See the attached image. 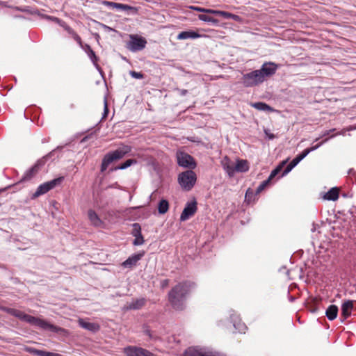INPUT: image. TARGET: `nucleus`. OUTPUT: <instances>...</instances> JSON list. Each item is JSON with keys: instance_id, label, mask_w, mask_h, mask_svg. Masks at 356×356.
Listing matches in <instances>:
<instances>
[{"instance_id": "a18cd8bd", "label": "nucleus", "mask_w": 356, "mask_h": 356, "mask_svg": "<svg viewBox=\"0 0 356 356\" xmlns=\"http://www.w3.org/2000/svg\"><path fill=\"white\" fill-rule=\"evenodd\" d=\"M169 284H170V280H168V279L163 280L161 281V288L162 289H164L168 286Z\"/></svg>"}, {"instance_id": "412c9836", "label": "nucleus", "mask_w": 356, "mask_h": 356, "mask_svg": "<svg viewBox=\"0 0 356 356\" xmlns=\"http://www.w3.org/2000/svg\"><path fill=\"white\" fill-rule=\"evenodd\" d=\"M88 216L92 225L95 227H101L103 224L102 220L99 218L96 212L92 209L88 211Z\"/></svg>"}, {"instance_id": "c03bdc74", "label": "nucleus", "mask_w": 356, "mask_h": 356, "mask_svg": "<svg viewBox=\"0 0 356 356\" xmlns=\"http://www.w3.org/2000/svg\"><path fill=\"white\" fill-rule=\"evenodd\" d=\"M74 40L79 44L80 47L82 49V47L84 46L85 44L82 42L81 37L76 34L75 36L73 37Z\"/></svg>"}, {"instance_id": "3c124183", "label": "nucleus", "mask_w": 356, "mask_h": 356, "mask_svg": "<svg viewBox=\"0 0 356 356\" xmlns=\"http://www.w3.org/2000/svg\"><path fill=\"white\" fill-rule=\"evenodd\" d=\"M60 26L63 27L67 33H70V31L72 30V29L68 26L65 22H64V24H61Z\"/></svg>"}, {"instance_id": "49530a36", "label": "nucleus", "mask_w": 356, "mask_h": 356, "mask_svg": "<svg viewBox=\"0 0 356 356\" xmlns=\"http://www.w3.org/2000/svg\"><path fill=\"white\" fill-rule=\"evenodd\" d=\"M231 13H228L226 11L220 10L219 15L220 17H224L225 19H229V15Z\"/></svg>"}, {"instance_id": "6e6d98bb", "label": "nucleus", "mask_w": 356, "mask_h": 356, "mask_svg": "<svg viewBox=\"0 0 356 356\" xmlns=\"http://www.w3.org/2000/svg\"><path fill=\"white\" fill-rule=\"evenodd\" d=\"M72 38L75 36L77 33L72 29L70 33H68Z\"/></svg>"}, {"instance_id": "f3484780", "label": "nucleus", "mask_w": 356, "mask_h": 356, "mask_svg": "<svg viewBox=\"0 0 356 356\" xmlns=\"http://www.w3.org/2000/svg\"><path fill=\"white\" fill-rule=\"evenodd\" d=\"M82 49H83L84 51L87 54V55L90 58V60L94 64V65L97 67V69H98L99 70H101V67L98 65V61H99V58L95 54V52L92 50L91 47L88 44H85L84 46L82 47Z\"/></svg>"}, {"instance_id": "72a5a7b5", "label": "nucleus", "mask_w": 356, "mask_h": 356, "mask_svg": "<svg viewBox=\"0 0 356 356\" xmlns=\"http://www.w3.org/2000/svg\"><path fill=\"white\" fill-rule=\"evenodd\" d=\"M141 234V227L139 223L135 222L132 225V230L131 232V234L133 236H140Z\"/></svg>"}, {"instance_id": "0e129e2a", "label": "nucleus", "mask_w": 356, "mask_h": 356, "mask_svg": "<svg viewBox=\"0 0 356 356\" xmlns=\"http://www.w3.org/2000/svg\"><path fill=\"white\" fill-rule=\"evenodd\" d=\"M354 129H356V125H355V127H354Z\"/></svg>"}, {"instance_id": "c85d7f7f", "label": "nucleus", "mask_w": 356, "mask_h": 356, "mask_svg": "<svg viewBox=\"0 0 356 356\" xmlns=\"http://www.w3.org/2000/svg\"><path fill=\"white\" fill-rule=\"evenodd\" d=\"M169 209V203L168 200L162 199L159 202L158 205V211L160 214H164Z\"/></svg>"}, {"instance_id": "e2e57ef3", "label": "nucleus", "mask_w": 356, "mask_h": 356, "mask_svg": "<svg viewBox=\"0 0 356 356\" xmlns=\"http://www.w3.org/2000/svg\"><path fill=\"white\" fill-rule=\"evenodd\" d=\"M0 4H4V2L0 1Z\"/></svg>"}, {"instance_id": "ddd939ff", "label": "nucleus", "mask_w": 356, "mask_h": 356, "mask_svg": "<svg viewBox=\"0 0 356 356\" xmlns=\"http://www.w3.org/2000/svg\"><path fill=\"white\" fill-rule=\"evenodd\" d=\"M147 302V300L145 298L138 299H133L131 302H127L124 307V311L129 310H138L143 307Z\"/></svg>"}, {"instance_id": "aec40b11", "label": "nucleus", "mask_w": 356, "mask_h": 356, "mask_svg": "<svg viewBox=\"0 0 356 356\" xmlns=\"http://www.w3.org/2000/svg\"><path fill=\"white\" fill-rule=\"evenodd\" d=\"M27 351L29 353L33 354L34 355H37V356H63L58 353H54L48 352L46 350H38L35 348H28Z\"/></svg>"}, {"instance_id": "e433bc0d", "label": "nucleus", "mask_w": 356, "mask_h": 356, "mask_svg": "<svg viewBox=\"0 0 356 356\" xmlns=\"http://www.w3.org/2000/svg\"><path fill=\"white\" fill-rule=\"evenodd\" d=\"M103 3L107 6H108L111 8H113V9L115 8V9H118V10L121 9V7L122 5V3H120L107 1H104L103 2Z\"/></svg>"}, {"instance_id": "ea45409f", "label": "nucleus", "mask_w": 356, "mask_h": 356, "mask_svg": "<svg viewBox=\"0 0 356 356\" xmlns=\"http://www.w3.org/2000/svg\"><path fill=\"white\" fill-rule=\"evenodd\" d=\"M129 74L131 76V77L137 79H142L145 77V74L143 73L138 72L136 71H130Z\"/></svg>"}, {"instance_id": "473e14b6", "label": "nucleus", "mask_w": 356, "mask_h": 356, "mask_svg": "<svg viewBox=\"0 0 356 356\" xmlns=\"http://www.w3.org/2000/svg\"><path fill=\"white\" fill-rule=\"evenodd\" d=\"M257 194H256V191L254 192V191L252 189H251L250 188H249L247 191H246V193H245V202H248V203H250V202L252 201H254V197L257 195Z\"/></svg>"}, {"instance_id": "c9c22d12", "label": "nucleus", "mask_w": 356, "mask_h": 356, "mask_svg": "<svg viewBox=\"0 0 356 356\" xmlns=\"http://www.w3.org/2000/svg\"><path fill=\"white\" fill-rule=\"evenodd\" d=\"M270 179H267L266 180L262 181L260 185L256 189V194H259L262 191H264L270 183Z\"/></svg>"}, {"instance_id": "423d86ee", "label": "nucleus", "mask_w": 356, "mask_h": 356, "mask_svg": "<svg viewBox=\"0 0 356 356\" xmlns=\"http://www.w3.org/2000/svg\"><path fill=\"white\" fill-rule=\"evenodd\" d=\"M264 82L263 75L259 70H253L244 74L241 78V83L245 87H254Z\"/></svg>"}, {"instance_id": "37998d69", "label": "nucleus", "mask_w": 356, "mask_h": 356, "mask_svg": "<svg viewBox=\"0 0 356 356\" xmlns=\"http://www.w3.org/2000/svg\"><path fill=\"white\" fill-rule=\"evenodd\" d=\"M317 302H318V300L314 299V305L309 307V310H310L311 312L315 313V312H318V305H316Z\"/></svg>"}, {"instance_id": "680f3d73", "label": "nucleus", "mask_w": 356, "mask_h": 356, "mask_svg": "<svg viewBox=\"0 0 356 356\" xmlns=\"http://www.w3.org/2000/svg\"><path fill=\"white\" fill-rule=\"evenodd\" d=\"M348 173H349V174H350V173H353V171H352V170H349V172H348Z\"/></svg>"}, {"instance_id": "58836bf2", "label": "nucleus", "mask_w": 356, "mask_h": 356, "mask_svg": "<svg viewBox=\"0 0 356 356\" xmlns=\"http://www.w3.org/2000/svg\"><path fill=\"white\" fill-rule=\"evenodd\" d=\"M134 237H135V239L133 241L134 245H140L144 243L145 240H144V238H143L142 234H140V236H136Z\"/></svg>"}, {"instance_id": "dca6fc26", "label": "nucleus", "mask_w": 356, "mask_h": 356, "mask_svg": "<svg viewBox=\"0 0 356 356\" xmlns=\"http://www.w3.org/2000/svg\"><path fill=\"white\" fill-rule=\"evenodd\" d=\"M353 300H347L341 305V317L342 321L348 318L350 315L352 310L353 309Z\"/></svg>"}, {"instance_id": "5701e85b", "label": "nucleus", "mask_w": 356, "mask_h": 356, "mask_svg": "<svg viewBox=\"0 0 356 356\" xmlns=\"http://www.w3.org/2000/svg\"><path fill=\"white\" fill-rule=\"evenodd\" d=\"M339 309L337 305H330L325 312V315L330 321L334 320L338 315Z\"/></svg>"}, {"instance_id": "393cba45", "label": "nucleus", "mask_w": 356, "mask_h": 356, "mask_svg": "<svg viewBox=\"0 0 356 356\" xmlns=\"http://www.w3.org/2000/svg\"><path fill=\"white\" fill-rule=\"evenodd\" d=\"M302 159L300 158L298 155H297L291 163L286 167V168L283 170L281 177H284L289 172L292 170L293 168H295Z\"/></svg>"}, {"instance_id": "b1692460", "label": "nucleus", "mask_w": 356, "mask_h": 356, "mask_svg": "<svg viewBox=\"0 0 356 356\" xmlns=\"http://www.w3.org/2000/svg\"><path fill=\"white\" fill-rule=\"evenodd\" d=\"M136 163H137V161L136 159H127V161H125L124 163H122L114 168H110L109 172H113V171H116L118 170H124V169L130 167L132 164Z\"/></svg>"}, {"instance_id": "9d476101", "label": "nucleus", "mask_w": 356, "mask_h": 356, "mask_svg": "<svg viewBox=\"0 0 356 356\" xmlns=\"http://www.w3.org/2000/svg\"><path fill=\"white\" fill-rule=\"evenodd\" d=\"M197 202L195 199H193V201L188 202L185 207L181 213L180 220L185 221L192 217L197 211Z\"/></svg>"}, {"instance_id": "8fccbe9b", "label": "nucleus", "mask_w": 356, "mask_h": 356, "mask_svg": "<svg viewBox=\"0 0 356 356\" xmlns=\"http://www.w3.org/2000/svg\"><path fill=\"white\" fill-rule=\"evenodd\" d=\"M191 8L193 9V10H195L196 11H198V12H200V13H206V9H207V8H204L195 7V6H191Z\"/></svg>"}, {"instance_id": "052dcab7", "label": "nucleus", "mask_w": 356, "mask_h": 356, "mask_svg": "<svg viewBox=\"0 0 356 356\" xmlns=\"http://www.w3.org/2000/svg\"><path fill=\"white\" fill-rule=\"evenodd\" d=\"M348 173H349V174H350V173H353V171H352V170H349V172H348Z\"/></svg>"}, {"instance_id": "de8ad7c7", "label": "nucleus", "mask_w": 356, "mask_h": 356, "mask_svg": "<svg viewBox=\"0 0 356 356\" xmlns=\"http://www.w3.org/2000/svg\"><path fill=\"white\" fill-rule=\"evenodd\" d=\"M219 12L220 10H213V9H206V13H208V14H213L216 16H218L219 15Z\"/></svg>"}, {"instance_id": "13d9d810", "label": "nucleus", "mask_w": 356, "mask_h": 356, "mask_svg": "<svg viewBox=\"0 0 356 356\" xmlns=\"http://www.w3.org/2000/svg\"><path fill=\"white\" fill-rule=\"evenodd\" d=\"M8 188H9L6 187V188H4L0 189V193H1V192H3V191H6L7 189H8Z\"/></svg>"}, {"instance_id": "1a4fd4ad", "label": "nucleus", "mask_w": 356, "mask_h": 356, "mask_svg": "<svg viewBox=\"0 0 356 356\" xmlns=\"http://www.w3.org/2000/svg\"><path fill=\"white\" fill-rule=\"evenodd\" d=\"M147 44V40L143 37L138 35H130V41L127 43V48L131 51L143 50Z\"/></svg>"}, {"instance_id": "5fc2aeb1", "label": "nucleus", "mask_w": 356, "mask_h": 356, "mask_svg": "<svg viewBox=\"0 0 356 356\" xmlns=\"http://www.w3.org/2000/svg\"><path fill=\"white\" fill-rule=\"evenodd\" d=\"M266 134L268 136V138L270 140L274 139L275 138V136L273 134H268L266 131H265Z\"/></svg>"}, {"instance_id": "4468645a", "label": "nucleus", "mask_w": 356, "mask_h": 356, "mask_svg": "<svg viewBox=\"0 0 356 356\" xmlns=\"http://www.w3.org/2000/svg\"><path fill=\"white\" fill-rule=\"evenodd\" d=\"M145 255V252L141 251L138 253L134 254L127 259L123 263L122 266L124 268H132L136 266L137 262L142 259Z\"/></svg>"}, {"instance_id": "6e6552de", "label": "nucleus", "mask_w": 356, "mask_h": 356, "mask_svg": "<svg viewBox=\"0 0 356 356\" xmlns=\"http://www.w3.org/2000/svg\"><path fill=\"white\" fill-rule=\"evenodd\" d=\"M177 163L179 166L193 170L196 168L197 163L194 158L185 152L179 151L177 152Z\"/></svg>"}, {"instance_id": "4d7b16f0", "label": "nucleus", "mask_w": 356, "mask_h": 356, "mask_svg": "<svg viewBox=\"0 0 356 356\" xmlns=\"http://www.w3.org/2000/svg\"><path fill=\"white\" fill-rule=\"evenodd\" d=\"M246 328H247V327H246V326L243 325V328H242V329H241L239 331H240V332H243V330H245Z\"/></svg>"}, {"instance_id": "f257e3e1", "label": "nucleus", "mask_w": 356, "mask_h": 356, "mask_svg": "<svg viewBox=\"0 0 356 356\" xmlns=\"http://www.w3.org/2000/svg\"><path fill=\"white\" fill-rule=\"evenodd\" d=\"M0 309L10 315H12L21 321L26 322L32 325L40 327L44 330H49L62 336H67L69 332L67 330L51 324L50 323L33 316L25 314L24 312L7 307H1Z\"/></svg>"}, {"instance_id": "2eb2a0df", "label": "nucleus", "mask_w": 356, "mask_h": 356, "mask_svg": "<svg viewBox=\"0 0 356 356\" xmlns=\"http://www.w3.org/2000/svg\"><path fill=\"white\" fill-rule=\"evenodd\" d=\"M221 163L223 169L227 173L228 176L229 177H232L236 172V170H234V165L236 163L232 161L227 156L223 159Z\"/></svg>"}, {"instance_id": "2f4dec72", "label": "nucleus", "mask_w": 356, "mask_h": 356, "mask_svg": "<svg viewBox=\"0 0 356 356\" xmlns=\"http://www.w3.org/2000/svg\"><path fill=\"white\" fill-rule=\"evenodd\" d=\"M13 8L15 10L21 11V12H23V13H30V14H32V15H40V16L41 15L38 10H30V8L29 6H25L24 8L15 6Z\"/></svg>"}, {"instance_id": "39448f33", "label": "nucleus", "mask_w": 356, "mask_h": 356, "mask_svg": "<svg viewBox=\"0 0 356 356\" xmlns=\"http://www.w3.org/2000/svg\"><path fill=\"white\" fill-rule=\"evenodd\" d=\"M196 180V174L192 170L184 171L178 176V182L181 187L186 191H189L193 188Z\"/></svg>"}, {"instance_id": "f704fd0d", "label": "nucleus", "mask_w": 356, "mask_h": 356, "mask_svg": "<svg viewBox=\"0 0 356 356\" xmlns=\"http://www.w3.org/2000/svg\"><path fill=\"white\" fill-rule=\"evenodd\" d=\"M41 17L42 18H44V19H47L48 20H50L51 22H54L58 24H59L60 26L61 25V24H64V21L56 17H54V16H49V15H40Z\"/></svg>"}, {"instance_id": "bf43d9fd", "label": "nucleus", "mask_w": 356, "mask_h": 356, "mask_svg": "<svg viewBox=\"0 0 356 356\" xmlns=\"http://www.w3.org/2000/svg\"><path fill=\"white\" fill-rule=\"evenodd\" d=\"M342 196L346 197H347V195L346 193H343V194H342Z\"/></svg>"}, {"instance_id": "a211bd4d", "label": "nucleus", "mask_w": 356, "mask_h": 356, "mask_svg": "<svg viewBox=\"0 0 356 356\" xmlns=\"http://www.w3.org/2000/svg\"><path fill=\"white\" fill-rule=\"evenodd\" d=\"M250 166L249 163L247 160L236 159V165H234V170L236 172H245L249 170Z\"/></svg>"}, {"instance_id": "79ce46f5", "label": "nucleus", "mask_w": 356, "mask_h": 356, "mask_svg": "<svg viewBox=\"0 0 356 356\" xmlns=\"http://www.w3.org/2000/svg\"><path fill=\"white\" fill-rule=\"evenodd\" d=\"M108 112H109V110H108V107L107 99H104V113L102 115V120L107 118Z\"/></svg>"}, {"instance_id": "864d4df0", "label": "nucleus", "mask_w": 356, "mask_h": 356, "mask_svg": "<svg viewBox=\"0 0 356 356\" xmlns=\"http://www.w3.org/2000/svg\"><path fill=\"white\" fill-rule=\"evenodd\" d=\"M287 161H288V159L282 161V162H281V163L277 165V167H280V170H282V168H283V167L286 164Z\"/></svg>"}, {"instance_id": "4c0bfd02", "label": "nucleus", "mask_w": 356, "mask_h": 356, "mask_svg": "<svg viewBox=\"0 0 356 356\" xmlns=\"http://www.w3.org/2000/svg\"><path fill=\"white\" fill-rule=\"evenodd\" d=\"M122 10L128 11L130 10L133 14H137L138 12V9L136 7H133L127 4L122 5L121 9Z\"/></svg>"}, {"instance_id": "603ef678", "label": "nucleus", "mask_w": 356, "mask_h": 356, "mask_svg": "<svg viewBox=\"0 0 356 356\" xmlns=\"http://www.w3.org/2000/svg\"><path fill=\"white\" fill-rule=\"evenodd\" d=\"M175 90L177 91L181 96H184L188 93V90L185 89L176 88Z\"/></svg>"}, {"instance_id": "7c9ffc66", "label": "nucleus", "mask_w": 356, "mask_h": 356, "mask_svg": "<svg viewBox=\"0 0 356 356\" xmlns=\"http://www.w3.org/2000/svg\"><path fill=\"white\" fill-rule=\"evenodd\" d=\"M198 18L199 19L203 21V22H211L213 24H216V25H218V23H219V20L216 19V18H213L211 16H209L207 15H205V14H200L198 15Z\"/></svg>"}, {"instance_id": "09e8293b", "label": "nucleus", "mask_w": 356, "mask_h": 356, "mask_svg": "<svg viewBox=\"0 0 356 356\" xmlns=\"http://www.w3.org/2000/svg\"><path fill=\"white\" fill-rule=\"evenodd\" d=\"M229 19H232L233 20H234L236 22H241V18L240 16L235 15V14H232V13H230Z\"/></svg>"}, {"instance_id": "f03ea898", "label": "nucleus", "mask_w": 356, "mask_h": 356, "mask_svg": "<svg viewBox=\"0 0 356 356\" xmlns=\"http://www.w3.org/2000/svg\"><path fill=\"white\" fill-rule=\"evenodd\" d=\"M194 285L193 282L189 281L179 282L168 292V301L174 309L182 311L185 309L187 296Z\"/></svg>"}, {"instance_id": "a19ab883", "label": "nucleus", "mask_w": 356, "mask_h": 356, "mask_svg": "<svg viewBox=\"0 0 356 356\" xmlns=\"http://www.w3.org/2000/svg\"><path fill=\"white\" fill-rule=\"evenodd\" d=\"M282 170H280V167H276L275 169H273L269 177H268V179H270V180H272L275 177H276Z\"/></svg>"}, {"instance_id": "4be33fe9", "label": "nucleus", "mask_w": 356, "mask_h": 356, "mask_svg": "<svg viewBox=\"0 0 356 356\" xmlns=\"http://www.w3.org/2000/svg\"><path fill=\"white\" fill-rule=\"evenodd\" d=\"M339 189L337 187L330 188L323 195V199L326 200L336 201L339 198Z\"/></svg>"}, {"instance_id": "0eeeda50", "label": "nucleus", "mask_w": 356, "mask_h": 356, "mask_svg": "<svg viewBox=\"0 0 356 356\" xmlns=\"http://www.w3.org/2000/svg\"><path fill=\"white\" fill-rule=\"evenodd\" d=\"M64 179L63 177H60L56 179H54L51 181L44 182L42 184H40L36 189L35 192L32 194L31 199L34 200L37 197H40V195H42L49 191L54 189L57 186H59L61 184Z\"/></svg>"}, {"instance_id": "6ab92c4d", "label": "nucleus", "mask_w": 356, "mask_h": 356, "mask_svg": "<svg viewBox=\"0 0 356 356\" xmlns=\"http://www.w3.org/2000/svg\"><path fill=\"white\" fill-rule=\"evenodd\" d=\"M200 36H201V35L199 34L197 32L192 31V30H189V31H185L180 32L178 34L177 38L178 40H186L188 38L196 39V38H200Z\"/></svg>"}, {"instance_id": "f8f14e48", "label": "nucleus", "mask_w": 356, "mask_h": 356, "mask_svg": "<svg viewBox=\"0 0 356 356\" xmlns=\"http://www.w3.org/2000/svg\"><path fill=\"white\" fill-rule=\"evenodd\" d=\"M124 353L127 356H157L146 349L136 346L125 348Z\"/></svg>"}, {"instance_id": "a878e982", "label": "nucleus", "mask_w": 356, "mask_h": 356, "mask_svg": "<svg viewBox=\"0 0 356 356\" xmlns=\"http://www.w3.org/2000/svg\"><path fill=\"white\" fill-rule=\"evenodd\" d=\"M79 325L81 327L92 332H97L99 329V326L97 323L86 322L83 320L79 321Z\"/></svg>"}, {"instance_id": "7ed1b4c3", "label": "nucleus", "mask_w": 356, "mask_h": 356, "mask_svg": "<svg viewBox=\"0 0 356 356\" xmlns=\"http://www.w3.org/2000/svg\"><path fill=\"white\" fill-rule=\"evenodd\" d=\"M63 146H58L56 149L50 152L47 155L44 156L41 159H38L36 163L28 170L26 171L22 177L17 183L9 185L7 188L16 187L22 183L29 181L31 180L40 170V169L44 165L46 161L49 158L52 156L57 149H62Z\"/></svg>"}, {"instance_id": "c756f323", "label": "nucleus", "mask_w": 356, "mask_h": 356, "mask_svg": "<svg viewBox=\"0 0 356 356\" xmlns=\"http://www.w3.org/2000/svg\"><path fill=\"white\" fill-rule=\"evenodd\" d=\"M143 333L148 336L150 340H157L159 339V337L156 335L150 329L149 327L147 325H143Z\"/></svg>"}, {"instance_id": "bb28decb", "label": "nucleus", "mask_w": 356, "mask_h": 356, "mask_svg": "<svg viewBox=\"0 0 356 356\" xmlns=\"http://www.w3.org/2000/svg\"><path fill=\"white\" fill-rule=\"evenodd\" d=\"M252 106L259 111H267V112H273L275 111L268 104H267L264 102H255L252 104Z\"/></svg>"}, {"instance_id": "cd10ccee", "label": "nucleus", "mask_w": 356, "mask_h": 356, "mask_svg": "<svg viewBox=\"0 0 356 356\" xmlns=\"http://www.w3.org/2000/svg\"><path fill=\"white\" fill-rule=\"evenodd\" d=\"M327 138H326L325 140L322 141L321 143L312 146L309 148L305 149L300 154H298L300 158L302 160L304 158H305L311 152L314 151L317 149L324 142L327 141Z\"/></svg>"}, {"instance_id": "9b49d317", "label": "nucleus", "mask_w": 356, "mask_h": 356, "mask_svg": "<svg viewBox=\"0 0 356 356\" xmlns=\"http://www.w3.org/2000/svg\"><path fill=\"white\" fill-rule=\"evenodd\" d=\"M278 67V65L275 63L266 62L261 65L259 70L263 75V79L265 81L267 78H269L275 74Z\"/></svg>"}, {"instance_id": "20e7f679", "label": "nucleus", "mask_w": 356, "mask_h": 356, "mask_svg": "<svg viewBox=\"0 0 356 356\" xmlns=\"http://www.w3.org/2000/svg\"><path fill=\"white\" fill-rule=\"evenodd\" d=\"M131 147L125 145L122 148H118L115 151L109 152L106 154L102 159L101 164V172H104L108 166L113 161L122 159L127 154L131 152Z\"/></svg>"}]
</instances>
